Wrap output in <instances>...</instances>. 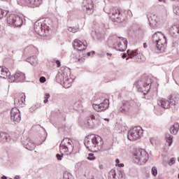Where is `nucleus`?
Segmentation results:
<instances>
[{
	"label": "nucleus",
	"instance_id": "obj_34",
	"mask_svg": "<svg viewBox=\"0 0 179 179\" xmlns=\"http://www.w3.org/2000/svg\"><path fill=\"white\" fill-rule=\"evenodd\" d=\"M151 173L154 177H156V176H157V168L156 166H152Z\"/></svg>",
	"mask_w": 179,
	"mask_h": 179
},
{
	"label": "nucleus",
	"instance_id": "obj_52",
	"mask_svg": "<svg viewBox=\"0 0 179 179\" xmlns=\"http://www.w3.org/2000/svg\"><path fill=\"white\" fill-rule=\"evenodd\" d=\"M99 169H103V165H100Z\"/></svg>",
	"mask_w": 179,
	"mask_h": 179
},
{
	"label": "nucleus",
	"instance_id": "obj_50",
	"mask_svg": "<svg viewBox=\"0 0 179 179\" xmlns=\"http://www.w3.org/2000/svg\"><path fill=\"white\" fill-rule=\"evenodd\" d=\"M104 120H105V121H110V119H108V118H105Z\"/></svg>",
	"mask_w": 179,
	"mask_h": 179
},
{
	"label": "nucleus",
	"instance_id": "obj_33",
	"mask_svg": "<svg viewBox=\"0 0 179 179\" xmlns=\"http://www.w3.org/2000/svg\"><path fill=\"white\" fill-rule=\"evenodd\" d=\"M72 85V82L71 81H68V80H64V87L66 88V89H68V87H71Z\"/></svg>",
	"mask_w": 179,
	"mask_h": 179
},
{
	"label": "nucleus",
	"instance_id": "obj_22",
	"mask_svg": "<svg viewBox=\"0 0 179 179\" xmlns=\"http://www.w3.org/2000/svg\"><path fill=\"white\" fill-rule=\"evenodd\" d=\"M27 3H29L31 6L38 7L41 5V0H26Z\"/></svg>",
	"mask_w": 179,
	"mask_h": 179
},
{
	"label": "nucleus",
	"instance_id": "obj_57",
	"mask_svg": "<svg viewBox=\"0 0 179 179\" xmlns=\"http://www.w3.org/2000/svg\"><path fill=\"white\" fill-rule=\"evenodd\" d=\"M34 61H36V58H34Z\"/></svg>",
	"mask_w": 179,
	"mask_h": 179
},
{
	"label": "nucleus",
	"instance_id": "obj_11",
	"mask_svg": "<svg viewBox=\"0 0 179 179\" xmlns=\"http://www.w3.org/2000/svg\"><path fill=\"white\" fill-rule=\"evenodd\" d=\"M110 17L114 22H124V19L121 17V13H120V10L114 8L112 12V15Z\"/></svg>",
	"mask_w": 179,
	"mask_h": 179
},
{
	"label": "nucleus",
	"instance_id": "obj_29",
	"mask_svg": "<svg viewBox=\"0 0 179 179\" xmlns=\"http://www.w3.org/2000/svg\"><path fill=\"white\" fill-rule=\"evenodd\" d=\"M60 150H62V152H64V153H66L69 152V147H68V145H66L64 143H62L60 144Z\"/></svg>",
	"mask_w": 179,
	"mask_h": 179
},
{
	"label": "nucleus",
	"instance_id": "obj_35",
	"mask_svg": "<svg viewBox=\"0 0 179 179\" xmlns=\"http://www.w3.org/2000/svg\"><path fill=\"white\" fill-rule=\"evenodd\" d=\"M50 94L48 93H46L45 94V97H44V101H43V103H45V104H46V103H48V99H50Z\"/></svg>",
	"mask_w": 179,
	"mask_h": 179
},
{
	"label": "nucleus",
	"instance_id": "obj_13",
	"mask_svg": "<svg viewBox=\"0 0 179 179\" xmlns=\"http://www.w3.org/2000/svg\"><path fill=\"white\" fill-rule=\"evenodd\" d=\"M22 145L28 150H34L36 149V143L30 140V138H27L25 141H22Z\"/></svg>",
	"mask_w": 179,
	"mask_h": 179
},
{
	"label": "nucleus",
	"instance_id": "obj_49",
	"mask_svg": "<svg viewBox=\"0 0 179 179\" xmlns=\"http://www.w3.org/2000/svg\"><path fill=\"white\" fill-rule=\"evenodd\" d=\"M122 58H127V55L124 54V55H122Z\"/></svg>",
	"mask_w": 179,
	"mask_h": 179
},
{
	"label": "nucleus",
	"instance_id": "obj_32",
	"mask_svg": "<svg viewBox=\"0 0 179 179\" xmlns=\"http://www.w3.org/2000/svg\"><path fill=\"white\" fill-rule=\"evenodd\" d=\"M8 15V11L0 8V20L3 19Z\"/></svg>",
	"mask_w": 179,
	"mask_h": 179
},
{
	"label": "nucleus",
	"instance_id": "obj_20",
	"mask_svg": "<svg viewBox=\"0 0 179 179\" xmlns=\"http://www.w3.org/2000/svg\"><path fill=\"white\" fill-rule=\"evenodd\" d=\"M164 38V35H163V34H162L161 32H156L155 34H154L152 37L153 41H156V43H159L160 40H163V38Z\"/></svg>",
	"mask_w": 179,
	"mask_h": 179
},
{
	"label": "nucleus",
	"instance_id": "obj_25",
	"mask_svg": "<svg viewBox=\"0 0 179 179\" xmlns=\"http://www.w3.org/2000/svg\"><path fill=\"white\" fill-rule=\"evenodd\" d=\"M150 85H152V79L147 78L143 85L144 90L148 92L150 89Z\"/></svg>",
	"mask_w": 179,
	"mask_h": 179
},
{
	"label": "nucleus",
	"instance_id": "obj_43",
	"mask_svg": "<svg viewBox=\"0 0 179 179\" xmlns=\"http://www.w3.org/2000/svg\"><path fill=\"white\" fill-rule=\"evenodd\" d=\"M45 80H46L45 77H41L40 78L41 83H44L45 82Z\"/></svg>",
	"mask_w": 179,
	"mask_h": 179
},
{
	"label": "nucleus",
	"instance_id": "obj_7",
	"mask_svg": "<svg viewBox=\"0 0 179 179\" xmlns=\"http://www.w3.org/2000/svg\"><path fill=\"white\" fill-rule=\"evenodd\" d=\"M108 106H110V101H108V99H105L102 103L99 105L93 104L92 107L95 110V111L100 113V111H106V110L108 108Z\"/></svg>",
	"mask_w": 179,
	"mask_h": 179
},
{
	"label": "nucleus",
	"instance_id": "obj_8",
	"mask_svg": "<svg viewBox=\"0 0 179 179\" xmlns=\"http://www.w3.org/2000/svg\"><path fill=\"white\" fill-rule=\"evenodd\" d=\"M99 120V116H96L94 115H92L87 118L85 121L84 124L86 128H94V121H97Z\"/></svg>",
	"mask_w": 179,
	"mask_h": 179
},
{
	"label": "nucleus",
	"instance_id": "obj_54",
	"mask_svg": "<svg viewBox=\"0 0 179 179\" xmlns=\"http://www.w3.org/2000/svg\"><path fill=\"white\" fill-rule=\"evenodd\" d=\"M159 2H163V0H158Z\"/></svg>",
	"mask_w": 179,
	"mask_h": 179
},
{
	"label": "nucleus",
	"instance_id": "obj_41",
	"mask_svg": "<svg viewBox=\"0 0 179 179\" xmlns=\"http://www.w3.org/2000/svg\"><path fill=\"white\" fill-rule=\"evenodd\" d=\"M10 113H20V111L19 110V109H17V108H13Z\"/></svg>",
	"mask_w": 179,
	"mask_h": 179
},
{
	"label": "nucleus",
	"instance_id": "obj_56",
	"mask_svg": "<svg viewBox=\"0 0 179 179\" xmlns=\"http://www.w3.org/2000/svg\"><path fill=\"white\" fill-rule=\"evenodd\" d=\"M173 106H176V101H174Z\"/></svg>",
	"mask_w": 179,
	"mask_h": 179
},
{
	"label": "nucleus",
	"instance_id": "obj_38",
	"mask_svg": "<svg viewBox=\"0 0 179 179\" xmlns=\"http://www.w3.org/2000/svg\"><path fill=\"white\" fill-rule=\"evenodd\" d=\"M115 166H118V167H124V164H120V159H115Z\"/></svg>",
	"mask_w": 179,
	"mask_h": 179
},
{
	"label": "nucleus",
	"instance_id": "obj_36",
	"mask_svg": "<svg viewBox=\"0 0 179 179\" xmlns=\"http://www.w3.org/2000/svg\"><path fill=\"white\" fill-rule=\"evenodd\" d=\"M88 160H96V157H94V154L90 153L87 157Z\"/></svg>",
	"mask_w": 179,
	"mask_h": 179
},
{
	"label": "nucleus",
	"instance_id": "obj_46",
	"mask_svg": "<svg viewBox=\"0 0 179 179\" xmlns=\"http://www.w3.org/2000/svg\"><path fill=\"white\" fill-rule=\"evenodd\" d=\"M14 179H20V176H15Z\"/></svg>",
	"mask_w": 179,
	"mask_h": 179
},
{
	"label": "nucleus",
	"instance_id": "obj_55",
	"mask_svg": "<svg viewBox=\"0 0 179 179\" xmlns=\"http://www.w3.org/2000/svg\"><path fill=\"white\" fill-rule=\"evenodd\" d=\"M178 33H179V27L178 28Z\"/></svg>",
	"mask_w": 179,
	"mask_h": 179
},
{
	"label": "nucleus",
	"instance_id": "obj_21",
	"mask_svg": "<svg viewBox=\"0 0 179 179\" xmlns=\"http://www.w3.org/2000/svg\"><path fill=\"white\" fill-rule=\"evenodd\" d=\"M10 141V137L9 134L5 132L0 133V141L1 142H9Z\"/></svg>",
	"mask_w": 179,
	"mask_h": 179
},
{
	"label": "nucleus",
	"instance_id": "obj_5",
	"mask_svg": "<svg viewBox=\"0 0 179 179\" xmlns=\"http://www.w3.org/2000/svg\"><path fill=\"white\" fill-rule=\"evenodd\" d=\"M7 23L15 27H20L23 24V20L16 14H11L7 17Z\"/></svg>",
	"mask_w": 179,
	"mask_h": 179
},
{
	"label": "nucleus",
	"instance_id": "obj_47",
	"mask_svg": "<svg viewBox=\"0 0 179 179\" xmlns=\"http://www.w3.org/2000/svg\"><path fill=\"white\" fill-rule=\"evenodd\" d=\"M143 48H148V44L143 43Z\"/></svg>",
	"mask_w": 179,
	"mask_h": 179
},
{
	"label": "nucleus",
	"instance_id": "obj_30",
	"mask_svg": "<svg viewBox=\"0 0 179 179\" xmlns=\"http://www.w3.org/2000/svg\"><path fill=\"white\" fill-rule=\"evenodd\" d=\"M25 52H29L30 54H33L34 51H36V47L34 46H28L24 50Z\"/></svg>",
	"mask_w": 179,
	"mask_h": 179
},
{
	"label": "nucleus",
	"instance_id": "obj_58",
	"mask_svg": "<svg viewBox=\"0 0 179 179\" xmlns=\"http://www.w3.org/2000/svg\"><path fill=\"white\" fill-rule=\"evenodd\" d=\"M19 101H20V99H19Z\"/></svg>",
	"mask_w": 179,
	"mask_h": 179
},
{
	"label": "nucleus",
	"instance_id": "obj_48",
	"mask_svg": "<svg viewBox=\"0 0 179 179\" xmlns=\"http://www.w3.org/2000/svg\"><path fill=\"white\" fill-rule=\"evenodd\" d=\"M1 179H8V177H6V176H3L1 177Z\"/></svg>",
	"mask_w": 179,
	"mask_h": 179
},
{
	"label": "nucleus",
	"instance_id": "obj_28",
	"mask_svg": "<svg viewBox=\"0 0 179 179\" xmlns=\"http://www.w3.org/2000/svg\"><path fill=\"white\" fill-rule=\"evenodd\" d=\"M173 136H171L170 134H166L165 135V139L167 143H169V146H171V145H173Z\"/></svg>",
	"mask_w": 179,
	"mask_h": 179
},
{
	"label": "nucleus",
	"instance_id": "obj_53",
	"mask_svg": "<svg viewBox=\"0 0 179 179\" xmlns=\"http://www.w3.org/2000/svg\"><path fill=\"white\" fill-rule=\"evenodd\" d=\"M107 55H110V57H111V54H110V53H107Z\"/></svg>",
	"mask_w": 179,
	"mask_h": 179
},
{
	"label": "nucleus",
	"instance_id": "obj_10",
	"mask_svg": "<svg viewBox=\"0 0 179 179\" xmlns=\"http://www.w3.org/2000/svg\"><path fill=\"white\" fill-rule=\"evenodd\" d=\"M83 5L86 8V12L88 15H92L94 12V4L92 0H84Z\"/></svg>",
	"mask_w": 179,
	"mask_h": 179
},
{
	"label": "nucleus",
	"instance_id": "obj_51",
	"mask_svg": "<svg viewBox=\"0 0 179 179\" xmlns=\"http://www.w3.org/2000/svg\"><path fill=\"white\" fill-rule=\"evenodd\" d=\"M87 55H88V57H90V52H87Z\"/></svg>",
	"mask_w": 179,
	"mask_h": 179
},
{
	"label": "nucleus",
	"instance_id": "obj_40",
	"mask_svg": "<svg viewBox=\"0 0 179 179\" xmlns=\"http://www.w3.org/2000/svg\"><path fill=\"white\" fill-rule=\"evenodd\" d=\"M68 30H69V31H71V33H76V31H78V29H76V28H73V27H69Z\"/></svg>",
	"mask_w": 179,
	"mask_h": 179
},
{
	"label": "nucleus",
	"instance_id": "obj_6",
	"mask_svg": "<svg viewBox=\"0 0 179 179\" xmlns=\"http://www.w3.org/2000/svg\"><path fill=\"white\" fill-rule=\"evenodd\" d=\"M108 179H125L124 171L111 169L108 175Z\"/></svg>",
	"mask_w": 179,
	"mask_h": 179
},
{
	"label": "nucleus",
	"instance_id": "obj_26",
	"mask_svg": "<svg viewBox=\"0 0 179 179\" xmlns=\"http://www.w3.org/2000/svg\"><path fill=\"white\" fill-rule=\"evenodd\" d=\"M74 62H85V58L80 57V53H77L73 55Z\"/></svg>",
	"mask_w": 179,
	"mask_h": 179
},
{
	"label": "nucleus",
	"instance_id": "obj_2",
	"mask_svg": "<svg viewBox=\"0 0 179 179\" xmlns=\"http://www.w3.org/2000/svg\"><path fill=\"white\" fill-rule=\"evenodd\" d=\"M51 21L45 20L43 22L37 21L34 24V30L39 36H47L50 32V23Z\"/></svg>",
	"mask_w": 179,
	"mask_h": 179
},
{
	"label": "nucleus",
	"instance_id": "obj_18",
	"mask_svg": "<svg viewBox=\"0 0 179 179\" xmlns=\"http://www.w3.org/2000/svg\"><path fill=\"white\" fill-rule=\"evenodd\" d=\"M10 76V71L6 67L0 66V78H3V79H6V78H9Z\"/></svg>",
	"mask_w": 179,
	"mask_h": 179
},
{
	"label": "nucleus",
	"instance_id": "obj_37",
	"mask_svg": "<svg viewBox=\"0 0 179 179\" xmlns=\"http://www.w3.org/2000/svg\"><path fill=\"white\" fill-rule=\"evenodd\" d=\"M173 13L175 15H177V16H179V6H175L173 8Z\"/></svg>",
	"mask_w": 179,
	"mask_h": 179
},
{
	"label": "nucleus",
	"instance_id": "obj_19",
	"mask_svg": "<svg viewBox=\"0 0 179 179\" xmlns=\"http://www.w3.org/2000/svg\"><path fill=\"white\" fill-rule=\"evenodd\" d=\"M11 120L15 122V124H19L22 121V117L20 113H10Z\"/></svg>",
	"mask_w": 179,
	"mask_h": 179
},
{
	"label": "nucleus",
	"instance_id": "obj_27",
	"mask_svg": "<svg viewBox=\"0 0 179 179\" xmlns=\"http://www.w3.org/2000/svg\"><path fill=\"white\" fill-rule=\"evenodd\" d=\"M15 79H18V80H24V73L22 72H17L14 75Z\"/></svg>",
	"mask_w": 179,
	"mask_h": 179
},
{
	"label": "nucleus",
	"instance_id": "obj_45",
	"mask_svg": "<svg viewBox=\"0 0 179 179\" xmlns=\"http://www.w3.org/2000/svg\"><path fill=\"white\" fill-rule=\"evenodd\" d=\"M3 36V31H2V29H1V25H0V37H2Z\"/></svg>",
	"mask_w": 179,
	"mask_h": 179
},
{
	"label": "nucleus",
	"instance_id": "obj_23",
	"mask_svg": "<svg viewBox=\"0 0 179 179\" xmlns=\"http://www.w3.org/2000/svg\"><path fill=\"white\" fill-rule=\"evenodd\" d=\"M129 55L130 58H139L141 57V52L138 50H131V52H129Z\"/></svg>",
	"mask_w": 179,
	"mask_h": 179
},
{
	"label": "nucleus",
	"instance_id": "obj_44",
	"mask_svg": "<svg viewBox=\"0 0 179 179\" xmlns=\"http://www.w3.org/2000/svg\"><path fill=\"white\" fill-rule=\"evenodd\" d=\"M56 65L57 66V68L61 67V62L59 60H56Z\"/></svg>",
	"mask_w": 179,
	"mask_h": 179
},
{
	"label": "nucleus",
	"instance_id": "obj_9",
	"mask_svg": "<svg viewBox=\"0 0 179 179\" xmlns=\"http://www.w3.org/2000/svg\"><path fill=\"white\" fill-rule=\"evenodd\" d=\"M73 47L75 50H78V51H84L87 48V43L83 42L79 39H75Z\"/></svg>",
	"mask_w": 179,
	"mask_h": 179
},
{
	"label": "nucleus",
	"instance_id": "obj_24",
	"mask_svg": "<svg viewBox=\"0 0 179 179\" xmlns=\"http://www.w3.org/2000/svg\"><path fill=\"white\" fill-rule=\"evenodd\" d=\"M179 124L178 123L172 125V127L170 128V133L172 135H177L179 129Z\"/></svg>",
	"mask_w": 179,
	"mask_h": 179
},
{
	"label": "nucleus",
	"instance_id": "obj_42",
	"mask_svg": "<svg viewBox=\"0 0 179 179\" xmlns=\"http://www.w3.org/2000/svg\"><path fill=\"white\" fill-rule=\"evenodd\" d=\"M56 157H57V160H59V161L62 160V155H61L59 154H57Z\"/></svg>",
	"mask_w": 179,
	"mask_h": 179
},
{
	"label": "nucleus",
	"instance_id": "obj_17",
	"mask_svg": "<svg viewBox=\"0 0 179 179\" xmlns=\"http://www.w3.org/2000/svg\"><path fill=\"white\" fill-rule=\"evenodd\" d=\"M24 101H26V95L24 94H21L19 96V98H15L14 99V104L16 106H22L24 104Z\"/></svg>",
	"mask_w": 179,
	"mask_h": 179
},
{
	"label": "nucleus",
	"instance_id": "obj_31",
	"mask_svg": "<svg viewBox=\"0 0 179 179\" xmlns=\"http://www.w3.org/2000/svg\"><path fill=\"white\" fill-rule=\"evenodd\" d=\"M62 143H64V145H67L68 147L71 146V148H72V141L68 138H64Z\"/></svg>",
	"mask_w": 179,
	"mask_h": 179
},
{
	"label": "nucleus",
	"instance_id": "obj_3",
	"mask_svg": "<svg viewBox=\"0 0 179 179\" xmlns=\"http://www.w3.org/2000/svg\"><path fill=\"white\" fill-rule=\"evenodd\" d=\"M133 160L136 164H145L149 160V154L145 150H136L134 152Z\"/></svg>",
	"mask_w": 179,
	"mask_h": 179
},
{
	"label": "nucleus",
	"instance_id": "obj_4",
	"mask_svg": "<svg viewBox=\"0 0 179 179\" xmlns=\"http://www.w3.org/2000/svg\"><path fill=\"white\" fill-rule=\"evenodd\" d=\"M143 134V129L141 127H135L130 129L127 134L129 141H138L142 136Z\"/></svg>",
	"mask_w": 179,
	"mask_h": 179
},
{
	"label": "nucleus",
	"instance_id": "obj_14",
	"mask_svg": "<svg viewBox=\"0 0 179 179\" xmlns=\"http://www.w3.org/2000/svg\"><path fill=\"white\" fill-rule=\"evenodd\" d=\"M150 26L155 27L159 23V17L155 14H150L148 16Z\"/></svg>",
	"mask_w": 179,
	"mask_h": 179
},
{
	"label": "nucleus",
	"instance_id": "obj_39",
	"mask_svg": "<svg viewBox=\"0 0 179 179\" xmlns=\"http://www.w3.org/2000/svg\"><path fill=\"white\" fill-rule=\"evenodd\" d=\"M174 163H176V157H172V158L170 159V161H169V164L170 166H173V164H174Z\"/></svg>",
	"mask_w": 179,
	"mask_h": 179
},
{
	"label": "nucleus",
	"instance_id": "obj_1",
	"mask_svg": "<svg viewBox=\"0 0 179 179\" xmlns=\"http://www.w3.org/2000/svg\"><path fill=\"white\" fill-rule=\"evenodd\" d=\"M103 138L99 135L91 134L87 137L85 145L90 152H98L101 150L103 145Z\"/></svg>",
	"mask_w": 179,
	"mask_h": 179
},
{
	"label": "nucleus",
	"instance_id": "obj_15",
	"mask_svg": "<svg viewBox=\"0 0 179 179\" xmlns=\"http://www.w3.org/2000/svg\"><path fill=\"white\" fill-rule=\"evenodd\" d=\"M157 104L162 108H164V110H168V108H170V101L166 99H159L157 101Z\"/></svg>",
	"mask_w": 179,
	"mask_h": 179
},
{
	"label": "nucleus",
	"instance_id": "obj_16",
	"mask_svg": "<svg viewBox=\"0 0 179 179\" xmlns=\"http://www.w3.org/2000/svg\"><path fill=\"white\" fill-rule=\"evenodd\" d=\"M121 40V42H119L117 44L118 50L119 51H125L127 50V45L128 44V41L127 38H119Z\"/></svg>",
	"mask_w": 179,
	"mask_h": 179
},
{
	"label": "nucleus",
	"instance_id": "obj_12",
	"mask_svg": "<svg viewBox=\"0 0 179 179\" xmlns=\"http://www.w3.org/2000/svg\"><path fill=\"white\" fill-rule=\"evenodd\" d=\"M166 47L167 41L166 40V38H164L157 42V48L159 51L158 52H164V51H166Z\"/></svg>",
	"mask_w": 179,
	"mask_h": 179
}]
</instances>
